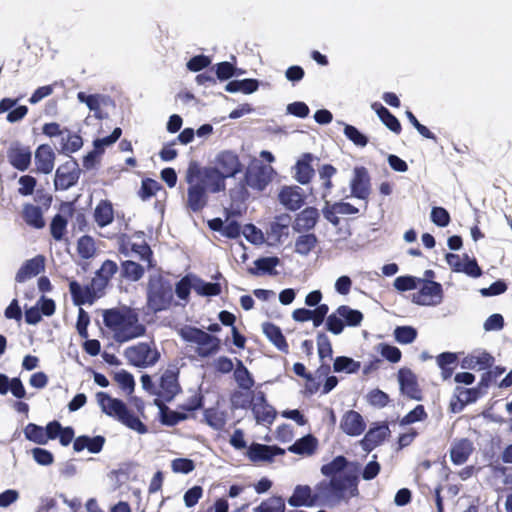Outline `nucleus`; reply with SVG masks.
<instances>
[{"label":"nucleus","mask_w":512,"mask_h":512,"mask_svg":"<svg viewBox=\"0 0 512 512\" xmlns=\"http://www.w3.org/2000/svg\"><path fill=\"white\" fill-rule=\"evenodd\" d=\"M348 464L347 458L339 455L321 467L322 475L330 479L320 481L319 490L326 496H332L338 504L359 494L358 476L345 471Z\"/></svg>","instance_id":"f257e3e1"},{"label":"nucleus","mask_w":512,"mask_h":512,"mask_svg":"<svg viewBox=\"0 0 512 512\" xmlns=\"http://www.w3.org/2000/svg\"><path fill=\"white\" fill-rule=\"evenodd\" d=\"M103 322L111 330L114 340L118 343L130 341L144 336L146 333V327L139 322L138 314L130 308L105 310Z\"/></svg>","instance_id":"f03ea898"},{"label":"nucleus","mask_w":512,"mask_h":512,"mask_svg":"<svg viewBox=\"0 0 512 512\" xmlns=\"http://www.w3.org/2000/svg\"><path fill=\"white\" fill-rule=\"evenodd\" d=\"M214 163L215 167L205 168L202 171L210 182L211 193H218L225 190V179L235 177L242 171L243 165L238 154L231 150L219 152Z\"/></svg>","instance_id":"7ed1b4c3"},{"label":"nucleus","mask_w":512,"mask_h":512,"mask_svg":"<svg viewBox=\"0 0 512 512\" xmlns=\"http://www.w3.org/2000/svg\"><path fill=\"white\" fill-rule=\"evenodd\" d=\"M185 180L188 184L185 207L193 213L201 212L208 204L211 185L197 165H190Z\"/></svg>","instance_id":"20e7f679"},{"label":"nucleus","mask_w":512,"mask_h":512,"mask_svg":"<svg viewBox=\"0 0 512 512\" xmlns=\"http://www.w3.org/2000/svg\"><path fill=\"white\" fill-rule=\"evenodd\" d=\"M174 301V287L168 275H151L147 282L146 305L149 311L158 313L171 307Z\"/></svg>","instance_id":"39448f33"},{"label":"nucleus","mask_w":512,"mask_h":512,"mask_svg":"<svg viewBox=\"0 0 512 512\" xmlns=\"http://www.w3.org/2000/svg\"><path fill=\"white\" fill-rule=\"evenodd\" d=\"M96 399L102 411L106 415L117 419L128 428L140 434L147 432L146 425L128 409L122 400L112 398L109 394L102 391L97 392Z\"/></svg>","instance_id":"423d86ee"},{"label":"nucleus","mask_w":512,"mask_h":512,"mask_svg":"<svg viewBox=\"0 0 512 512\" xmlns=\"http://www.w3.org/2000/svg\"><path fill=\"white\" fill-rule=\"evenodd\" d=\"M180 336L184 341L197 345L196 353L201 358L213 356L221 348V340L218 337L197 327L185 326L180 330Z\"/></svg>","instance_id":"0eeeda50"},{"label":"nucleus","mask_w":512,"mask_h":512,"mask_svg":"<svg viewBox=\"0 0 512 512\" xmlns=\"http://www.w3.org/2000/svg\"><path fill=\"white\" fill-rule=\"evenodd\" d=\"M243 394L241 392H234L231 397V402L233 407L246 409L251 405V410L254 414L256 422L259 424H271L276 418V410L273 406H271L267 400L266 395L263 391H258L250 404L246 401L239 403L238 399L241 398Z\"/></svg>","instance_id":"6e6552de"},{"label":"nucleus","mask_w":512,"mask_h":512,"mask_svg":"<svg viewBox=\"0 0 512 512\" xmlns=\"http://www.w3.org/2000/svg\"><path fill=\"white\" fill-rule=\"evenodd\" d=\"M180 368L178 362L170 363L157 381V398L162 402H171L182 392L179 382Z\"/></svg>","instance_id":"1a4fd4ad"},{"label":"nucleus","mask_w":512,"mask_h":512,"mask_svg":"<svg viewBox=\"0 0 512 512\" xmlns=\"http://www.w3.org/2000/svg\"><path fill=\"white\" fill-rule=\"evenodd\" d=\"M274 169L270 165L254 158L249 163L242 180L243 188L250 187L256 191H263L272 181Z\"/></svg>","instance_id":"9d476101"},{"label":"nucleus","mask_w":512,"mask_h":512,"mask_svg":"<svg viewBox=\"0 0 512 512\" xmlns=\"http://www.w3.org/2000/svg\"><path fill=\"white\" fill-rule=\"evenodd\" d=\"M124 355L128 362L139 368L155 365L160 359V352L153 342H139L125 349Z\"/></svg>","instance_id":"9b49d317"},{"label":"nucleus","mask_w":512,"mask_h":512,"mask_svg":"<svg viewBox=\"0 0 512 512\" xmlns=\"http://www.w3.org/2000/svg\"><path fill=\"white\" fill-rule=\"evenodd\" d=\"M321 502L324 505L334 506L338 504L332 496H326L319 490V483L315 486V492L308 485H297L293 494L288 498V504L292 507H311Z\"/></svg>","instance_id":"f8f14e48"},{"label":"nucleus","mask_w":512,"mask_h":512,"mask_svg":"<svg viewBox=\"0 0 512 512\" xmlns=\"http://www.w3.org/2000/svg\"><path fill=\"white\" fill-rule=\"evenodd\" d=\"M422 287L413 294V302L423 306H435L443 300V288L439 282L422 280Z\"/></svg>","instance_id":"ddd939ff"},{"label":"nucleus","mask_w":512,"mask_h":512,"mask_svg":"<svg viewBox=\"0 0 512 512\" xmlns=\"http://www.w3.org/2000/svg\"><path fill=\"white\" fill-rule=\"evenodd\" d=\"M81 174L76 160L71 159L61 164L55 173L54 185L57 190H67L76 185Z\"/></svg>","instance_id":"4468645a"},{"label":"nucleus","mask_w":512,"mask_h":512,"mask_svg":"<svg viewBox=\"0 0 512 512\" xmlns=\"http://www.w3.org/2000/svg\"><path fill=\"white\" fill-rule=\"evenodd\" d=\"M445 259L451 270L455 273H464L469 277L478 278L483 272L475 258H470L467 254L460 255L447 253Z\"/></svg>","instance_id":"2eb2a0df"},{"label":"nucleus","mask_w":512,"mask_h":512,"mask_svg":"<svg viewBox=\"0 0 512 512\" xmlns=\"http://www.w3.org/2000/svg\"><path fill=\"white\" fill-rule=\"evenodd\" d=\"M351 195L368 202L371 194V177L366 167L356 166L350 181Z\"/></svg>","instance_id":"dca6fc26"},{"label":"nucleus","mask_w":512,"mask_h":512,"mask_svg":"<svg viewBox=\"0 0 512 512\" xmlns=\"http://www.w3.org/2000/svg\"><path fill=\"white\" fill-rule=\"evenodd\" d=\"M7 159L10 165L19 170L26 171L32 159V152L29 146L23 145L19 141H14L7 149Z\"/></svg>","instance_id":"f3484780"},{"label":"nucleus","mask_w":512,"mask_h":512,"mask_svg":"<svg viewBox=\"0 0 512 512\" xmlns=\"http://www.w3.org/2000/svg\"><path fill=\"white\" fill-rule=\"evenodd\" d=\"M358 213L359 209L357 207L344 201L331 203L330 201L325 200L322 208L323 217L335 227L340 225V218L338 215H354Z\"/></svg>","instance_id":"a211bd4d"},{"label":"nucleus","mask_w":512,"mask_h":512,"mask_svg":"<svg viewBox=\"0 0 512 512\" xmlns=\"http://www.w3.org/2000/svg\"><path fill=\"white\" fill-rule=\"evenodd\" d=\"M398 381L401 393L407 398L417 401L423 399L417 377L409 368H401L398 371Z\"/></svg>","instance_id":"6ab92c4d"},{"label":"nucleus","mask_w":512,"mask_h":512,"mask_svg":"<svg viewBox=\"0 0 512 512\" xmlns=\"http://www.w3.org/2000/svg\"><path fill=\"white\" fill-rule=\"evenodd\" d=\"M482 395L479 387L465 388L456 386L454 398L450 402V411L453 413L461 412L468 404L476 402Z\"/></svg>","instance_id":"aec40b11"},{"label":"nucleus","mask_w":512,"mask_h":512,"mask_svg":"<svg viewBox=\"0 0 512 512\" xmlns=\"http://www.w3.org/2000/svg\"><path fill=\"white\" fill-rule=\"evenodd\" d=\"M285 450L278 446H270L259 443H252L247 451V455L252 462L273 461L275 456L284 455Z\"/></svg>","instance_id":"412c9836"},{"label":"nucleus","mask_w":512,"mask_h":512,"mask_svg":"<svg viewBox=\"0 0 512 512\" xmlns=\"http://www.w3.org/2000/svg\"><path fill=\"white\" fill-rule=\"evenodd\" d=\"M340 428L349 436H359L366 428L362 415L355 410H348L341 418Z\"/></svg>","instance_id":"4be33fe9"},{"label":"nucleus","mask_w":512,"mask_h":512,"mask_svg":"<svg viewBox=\"0 0 512 512\" xmlns=\"http://www.w3.org/2000/svg\"><path fill=\"white\" fill-rule=\"evenodd\" d=\"M55 152L49 144H41L35 151V165L38 173L49 174L54 169Z\"/></svg>","instance_id":"5701e85b"},{"label":"nucleus","mask_w":512,"mask_h":512,"mask_svg":"<svg viewBox=\"0 0 512 512\" xmlns=\"http://www.w3.org/2000/svg\"><path fill=\"white\" fill-rule=\"evenodd\" d=\"M389 434L390 429L386 423L371 427L360 441V444L364 451L371 452L374 448L379 446Z\"/></svg>","instance_id":"b1692460"},{"label":"nucleus","mask_w":512,"mask_h":512,"mask_svg":"<svg viewBox=\"0 0 512 512\" xmlns=\"http://www.w3.org/2000/svg\"><path fill=\"white\" fill-rule=\"evenodd\" d=\"M45 258L42 255H37L32 259L26 260L16 273L15 280L18 283H23L32 277L37 276L44 271Z\"/></svg>","instance_id":"393cba45"},{"label":"nucleus","mask_w":512,"mask_h":512,"mask_svg":"<svg viewBox=\"0 0 512 512\" xmlns=\"http://www.w3.org/2000/svg\"><path fill=\"white\" fill-rule=\"evenodd\" d=\"M493 364L494 357L486 351L478 354H468L461 360V367L470 370H486L491 368Z\"/></svg>","instance_id":"a878e982"},{"label":"nucleus","mask_w":512,"mask_h":512,"mask_svg":"<svg viewBox=\"0 0 512 512\" xmlns=\"http://www.w3.org/2000/svg\"><path fill=\"white\" fill-rule=\"evenodd\" d=\"M69 291L72 296L73 303L77 306L86 303L93 304L99 297L89 285L82 287L77 281L73 280L69 283Z\"/></svg>","instance_id":"bb28decb"},{"label":"nucleus","mask_w":512,"mask_h":512,"mask_svg":"<svg viewBox=\"0 0 512 512\" xmlns=\"http://www.w3.org/2000/svg\"><path fill=\"white\" fill-rule=\"evenodd\" d=\"M318 219V209L312 206L306 207L297 214L293 224V229L296 232L309 231L316 226Z\"/></svg>","instance_id":"cd10ccee"},{"label":"nucleus","mask_w":512,"mask_h":512,"mask_svg":"<svg viewBox=\"0 0 512 512\" xmlns=\"http://www.w3.org/2000/svg\"><path fill=\"white\" fill-rule=\"evenodd\" d=\"M280 202L291 211L300 209L304 202V195L301 193V188L295 187H284L279 193Z\"/></svg>","instance_id":"c85d7f7f"},{"label":"nucleus","mask_w":512,"mask_h":512,"mask_svg":"<svg viewBox=\"0 0 512 512\" xmlns=\"http://www.w3.org/2000/svg\"><path fill=\"white\" fill-rule=\"evenodd\" d=\"M93 218L100 228L110 225L114 221V208L111 201L100 200L94 209Z\"/></svg>","instance_id":"c756f323"},{"label":"nucleus","mask_w":512,"mask_h":512,"mask_svg":"<svg viewBox=\"0 0 512 512\" xmlns=\"http://www.w3.org/2000/svg\"><path fill=\"white\" fill-rule=\"evenodd\" d=\"M105 444V438L101 435L95 437H89L87 435H81L75 438L73 442V449L75 452H80L87 449L90 453H99Z\"/></svg>","instance_id":"7c9ffc66"},{"label":"nucleus","mask_w":512,"mask_h":512,"mask_svg":"<svg viewBox=\"0 0 512 512\" xmlns=\"http://www.w3.org/2000/svg\"><path fill=\"white\" fill-rule=\"evenodd\" d=\"M314 157L311 153H304L300 160L297 161L295 169V179L300 184H308L314 176V169L311 165Z\"/></svg>","instance_id":"2f4dec72"},{"label":"nucleus","mask_w":512,"mask_h":512,"mask_svg":"<svg viewBox=\"0 0 512 512\" xmlns=\"http://www.w3.org/2000/svg\"><path fill=\"white\" fill-rule=\"evenodd\" d=\"M265 336L274 344V346L282 351L288 352L289 346L279 326L272 322H265L262 325Z\"/></svg>","instance_id":"473e14b6"},{"label":"nucleus","mask_w":512,"mask_h":512,"mask_svg":"<svg viewBox=\"0 0 512 512\" xmlns=\"http://www.w3.org/2000/svg\"><path fill=\"white\" fill-rule=\"evenodd\" d=\"M317 447V438L311 434H308L296 440L291 446L288 447V451L298 455L310 456L315 453Z\"/></svg>","instance_id":"72a5a7b5"},{"label":"nucleus","mask_w":512,"mask_h":512,"mask_svg":"<svg viewBox=\"0 0 512 512\" xmlns=\"http://www.w3.org/2000/svg\"><path fill=\"white\" fill-rule=\"evenodd\" d=\"M154 403L159 408L161 422L164 425L175 426L179 422L188 419V415L186 413L171 410L165 405V402H162L159 399H155Z\"/></svg>","instance_id":"f704fd0d"},{"label":"nucleus","mask_w":512,"mask_h":512,"mask_svg":"<svg viewBox=\"0 0 512 512\" xmlns=\"http://www.w3.org/2000/svg\"><path fill=\"white\" fill-rule=\"evenodd\" d=\"M473 451L471 442L468 439H461L456 442L450 450L451 461L455 465L465 463Z\"/></svg>","instance_id":"c9c22d12"},{"label":"nucleus","mask_w":512,"mask_h":512,"mask_svg":"<svg viewBox=\"0 0 512 512\" xmlns=\"http://www.w3.org/2000/svg\"><path fill=\"white\" fill-rule=\"evenodd\" d=\"M372 109L377 113L382 123L392 132L399 134L402 126L399 120L381 103L375 102L372 104Z\"/></svg>","instance_id":"e433bc0d"},{"label":"nucleus","mask_w":512,"mask_h":512,"mask_svg":"<svg viewBox=\"0 0 512 512\" xmlns=\"http://www.w3.org/2000/svg\"><path fill=\"white\" fill-rule=\"evenodd\" d=\"M255 268H248L251 275L269 274L276 275V266L280 264V259L276 256L262 257L254 261Z\"/></svg>","instance_id":"4c0bfd02"},{"label":"nucleus","mask_w":512,"mask_h":512,"mask_svg":"<svg viewBox=\"0 0 512 512\" xmlns=\"http://www.w3.org/2000/svg\"><path fill=\"white\" fill-rule=\"evenodd\" d=\"M22 217L27 225L35 229H42L45 226L43 212L39 206L25 204L23 206Z\"/></svg>","instance_id":"58836bf2"},{"label":"nucleus","mask_w":512,"mask_h":512,"mask_svg":"<svg viewBox=\"0 0 512 512\" xmlns=\"http://www.w3.org/2000/svg\"><path fill=\"white\" fill-rule=\"evenodd\" d=\"M319 179L321 181L322 194L321 197L325 201L330 195L332 188V178L337 174V169L331 164H323L318 169Z\"/></svg>","instance_id":"ea45409f"},{"label":"nucleus","mask_w":512,"mask_h":512,"mask_svg":"<svg viewBox=\"0 0 512 512\" xmlns=\"http://www.w3.org/2000/svg\"><path fill=\"white\" fill-rule=\"evenodd\" d=\"M203 417L205 423L214 430L220 431L226 425V413L217 408L210 407L204 410Z\"/></svg>","instance_id":"a19ab883"},{"label":"nucleus","mask_w":512,"mask_h":512,"mask_svg":"<svg viewBox=\"0 0 512 512\" xmlns=\"http://www.w3.org/2000/svg\"><path fill=\"white\" fill-rule=\"evenodd\" d=\"M318 238L314 233H306L298 236L295 240V252L307 256L318 245Z\"/></svg>","instance_id":"79ce46f5"},{"label":"nucleus","mask_w":512,"mask_h":512,"mask_svg":"<svg viewBox=\"0 0 512 512\" xmlns=\"http://www.w3.org/2000/svg\"><path fill=\"white\" fill-rule=\"evenodd\" d=\"M144 273V267L137 262L126 260L121 263V275L127 280L139 281L144 276Z\"/></svg>","instance_id":"37998d69"},{"label":"nucleus","mask_w":512,"mask_h":512,"mask_svg":"<svg viewBox=\"0 0 512 512\" xmlns=\"http://www.w3.org/2000/svg\"><path fill=\"white\" fill-rule=\"evenodd\" d=\"M234 377L239 387L242 389L250 390L254 385V379L252 378L249 370L239 359H237Z\"/></svg>","instance_id":"c03bdc74"},{"label":"nucleus","mask_w":512,"mask_h":512,"mask_svg":"<svg viewBox=\"0 0 512 512\" xmlns=\"http://www.w3.org/2000/svg\"><path fill=\"white\" fill-rule=\"evenodd\" d=\"M338 316L344 318L348 326H359L363 320V314L359 310L350 308L347 305H341L336 309Z\"/></svg>","instance_id":"a18cd8bd"},{"label":"nucleus","mask_w":512,"mask_h":512,"mask_svg":"<svg viewBox=\"0 0 512 512\" xmlns=\"http://www.w3.org/2000/svg\"><path fill=\"white\" fill-rule=\"evenodd\" d=\"M163 190V186L152 178H144L141 181V187L138 191V196L143 201H147L157 194L158 191Z\"/></svg>","instance_id":"49530a36"},{"label":"nucleus","mask_w":512,"mask_h":512,"mask_svg":"<svg viewBox=\"0 0 512 512\" xmlns=\"http://www.w3.org/2000/svg\"><path fill=\"white\" fill-rule=\"evenodd\" d=\"M360 362L346 356H338L333 363L334 372H346L348 374L356 373L360 369Z\"/></svg>","instance_id":"de8ad7c7"},{"label":"nucleus","mask_w":512,"mask_h":512,"mask_svg":"<svg viewBox=\"0 0 512 512\" xmlns=\"http://www.w3.org/2000/svg\"><path fill=\"white\" fill-rule=\"evenodd\" d=\"M24 435L27 440L39 445H45V428L34 423H29L24 428Z\"/></svg>","instance_id":"09e8293b"},{"label":"nucleus","mask_w":512,"mask_h":512,"mask_svg":"<svg viewBox=\"0 0 512 512\" xmlns=\"http://www.w3.org/2000/svg\"><path fill=\"white\" fill-rule=\"evenodd\" d=\"M96 251L94 239L89 235L81 236L77 241V252L82 259H89Z\"/></svg>","instance_id":"8fccbe9b"},{"label":"nucleus","mask_w":512,"mask_h":512,"mask_svg":"<svg viewBox=\"0 0 512 512\" xmlns=\"http://www.w3.org/2000/svg\"><path fill=\"white\" fill-rule=\"evenodd\" d=\"M253 512H285V503L281 497H271L262 501Z\"/></svg>","instance_id":"3c124183"},{"label":"nucleus","mask_w":512,"mask_h":512,"mask_svg":"<svg viewBox=\"0 0 512 512\" xmlns=\"http://www.w3.org/2000/svg\"><path fill=\"white\" fill-rule=\"evenodd\" d=\"M131 252L139 255L141 260L146 261L148 268H153L155 266L153 252L146 241L143 240L141 243H132Z\"/></svg>","instance_id":"603ef678"},{"label":"nucleus","mask_w":512,"mask_h":512,"mask_svg":"<svg viewBox=\"0 0 512 512\" xmlns=\"http://www.w3.org/2000/svg\"><path fill=\"white\" fill-rule=\"evenodd\" d=\"M395 340L400 344H410L417 337V330L412 326H398L394 330Z\"/></svg>","instance_id":"864d4df0"},{"label":"nucleus","mask_w":512,"mask_h":512,"mask_svg":"<svg viewBox=\"0 0 512 512\" xmlns=\"http://www.w3.org/2000/svg\"><path fill=\"white\" fill-rule=\"evenodd\" d=\"M428 418V414L423 405H417L413 410L408 412L401 420V426H407L419 421H425Z\"/></svg>","instance_id":"5fc2aeb1"},{"label":"nucleus","mask_w":512,"mask_h":512,"mask_svg":"<svg viewBox=\"0 0 512 512\" xmlns=\"http://www.w3.org/2000/svg\"><path fill=\"white\" fill-rule=\"evenodd\" d=\"M122 135V130L119 127H116L109 136L98 138L94 140L93 146L94 149L99 152L100 155L104 153L105 147L112 145L115 143Z\"/></svg>","instance_id":"6e6d98bb"},{"label":"nucleus","mask_w":512,"mask_h":512,"mask_svg":"<svg viewBox=\"0 0 512 512\" xmlns=\"http://www.w3.org/2000/svg\"><path fill=\"white\" fill-rule=\"evenodd\" d=\"M67 228V220L64 216L56 214L50 224V232L52 237L59 241L63 238Z\"/></svg>","instance_id":"4d7b16f0"},{"label":"nucleus","mask_w":512,"mask_h":512,"mask_svg":"<svg viewBox=\"0 0 512 512\" xmlns=\"http://www.w3.org/2000/svg\"><path fill=\"white\" fill-rule=\"evenodd\" d=\"M344 135L358 147H365L368 144V137L362 134L355 126L346 124Z\"/></svg>","instance_id":"13d9d810"},{"label":"nucleus","mask_w":512,"mask_h":512,"mask_svg":"<svg viewBox=\"0 0 512 512\" xmlns=\"http://www.w3.org/2000/svg\"><path fill=\"white\" fill-rule=\"evenodd\" d=\"M377 350L383 358L391 363H397L401 360L402 353L396 346L380 343Z\"/></svg>","instance_id":"bf43d9fd"},{"label":"nucleus","mask_w":512,"mask_h":512,"mask_svg":"<svg viewBox=\"0 0 512 512\" xmlns=\"http://www.w3.org/2000/svg\"><path fill=\"white\" fill-rule=\"evenodd\" d=\"M367 400L370 405L377 408H384L390 402L389 395L378 388L373 389L368 393Z\"/></svg>","instance_id":"052dcab7"},{"label":"nucleus","mask_w":512,"mask_h":512,"mask_svg":"<svg viewBox=\"0 0 512 512\" xmlns=\"http://www.w3.org/2000/svg\"><path fill=\"white\" fill-rule=\"evenodd\" d=\"M318 355L321 360L331 358L333 349L329 337L325 333L317 335Z\"/></svg>","instance_id":"680f3d73"},{"label":"nucleus","mask_w":512,"mask_h":512,"mask_svg":"<svg viewBox=\"0 0 512 512\" xmlns=\"http://www.w3.org/2000/svg\"><path fill=\"white\" fill-rule=\"evenodd\" d=\"M421 279H418L413 276H399L394 280V287L398 291H409L417 288V284L421 282Z\"/></svg>","instance_id":"e2e57ef3"},{"label":"nucleus","mask_w":512,"mask_h":512,"mask_svg":"<svg viewBox=\"0 0 512 512\" xmlns=\"http://www.w3.org/2000/svg\"><path fill=\"white\" fill-rule=\"evenodd\" d=\"M114 380L124 391L131 393L134 390L135 381L133 375L126 370L117 372L114 376Z\"/></svg>","instance_id":"0e129e2a"},{"label":"nucleus","mask_w":512,"mask_h":512,"mask_svg":"<svg viewBox=\"0 0 512 512\" xmlns=\"http://www.w3.org/2000/svg\"><path fill=\"white\" fill-rule=\"evenodd\" d=\"M83 146L82 137L76 133H68L67 139L62 143V151L64 153L77 152Z\"/></svg>","instance_id":"69168bd1"},{"label":"nucleus","mask_w":512,"mask_h":512,"mask_svg":"<svg viewBox=\"0 0 512 512\" xmlns=\"http://www.w3.org/2000/svg\"><path fill=\"white\" fill-rule=\"evenodd\" d=\"M171 468L175 473L189 474L195 469V463L188 458H176L172 460Z\"/></svg>","instance_id":"338daca9"},{"label":"nucleus","mask_w":512,"mask_h":512,"mask_svg":"<svg viewBox=\"0 0 512 512\" xmlns=\"http://www.w3.org/2000/svg\"><path fill=\"white\" fill-rule=\"evenodd\" d=\"M431 220L439 227H446L451 221L449 212L443 207H433L431 210Z\"/></svg>","instance_id":"774afa93"}]
</instances>
